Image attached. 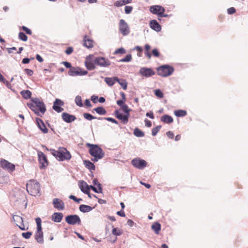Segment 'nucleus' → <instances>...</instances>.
Returning a JSON list of instances; mask_svg holds the SVG:
<instances>
[{"instance_id": "c756f323", "label": "nucleus", "mask_w": 248, "mask_h": 248, "mask_svg": "<svg viewBox=\"0 0 248 248\" xmlns=\"http://www.w3.org/2000/svg\"><path fill=\"white\" fill-rule=\"evenodd\" d=\"M79 210L81 212L85 213L91 211L92 210V208L89 205L81 204L79 206Z\"/></svg>"}, {"instance_id": "f8f14e48", "label": "nucleus", "mask_w": 248, "mask_h": 248, "mask_svg": "<svg viewBox=\"0 0 248 248\" xmlns=\"http://www.w3.org/2000/svg\"><path fill=\"white\" fill-rule=\"evenodd\" d=\"M132 164L136 168L142 169L147 166V162L143 159L139 158L134 159L131 161Z\"/></svg>"}, {"instance_id": "6e6d98bb", "label": "nucleus", "mask_w": 248, "mask_h": 248, "mask_svg": "<svg viewBox=\"0 0 248 248\" xmlns=\"http://www.w3.org/2000/svg\"><path fill=\"white\" fill-rule=\"evenodd\" d=\"M235 9L233 7H231L228 9L227 12L229 14H233L235 12Z\"/></svg>"}, {"instance_id": "e433bc0d", "label": "nucleus", "mask_w": 248, "mask_h": 248, "mask_svg": "<svg viewBox=\"0 0 248 248\" xmlns=\"http://www.w3.org/2000/svg\"><path fill=\"white\" fill-rule=\"evenodd\" d=\"M89 187L90 188H91L93 191H94L96 193H102V187L100 184H98V186L97 187L98 189L93 186H90Z\"/></svg>"}, {"instance_id": "0eeeda50", "label": "nucleus", "mask_w": 248, "mask_h": 248, "mask_svg": "<svg viewBox=\"0 0 248 248\" xmlns=\"http://www.w3.org/2000/svg\"><path fill=\"white\" fill-rule=\"evenodd\" d=\"M39 166L41 169H45L48 165L49 161L46 156L41 151H37Z\"/></svg>"}, {"instance_id": "20e7f679", "label": "nucleus", "mask_w": 248, "mask_h": 248, "mask_svg": "<svg viewBox=\"0 0 248 248\" xmlns=\"http://www.w3.org/2000/svg\"><path fill=\"white\" fill-rule=\"evenodd\" d=\"M26 189L28 193L33 196L40 195V185L38 182L34 180H30L26 185Z\"/></svg>"}, {"instance_id": "6e6552de", "label": "nucleus", "mask_w": 248, "mask_h": 248, "mask_svg": "<svg viewBox=\"0 0 248 248\" xmlns=\"http://www.w3.org/2000/svg\"><path fill=\"white\" fill-rule=\"evenodd\" d=\"M95 57L93 55H90L86 57L85 65L89 70H94L95 68Z\"/></svg>"}, {"instance_id": "79ce46f5", "label": "nucleus", "mask_w": 248, "mask_h": 248, "mask_svg": "<svg viewBox=\"0 0 248 248\" xmlns=\"http://www.w3.org/2000/svg\"><path fill=\"white\" fill-rule=\"evenodd\" d=\"M132 59V56L131 54L127 55L124 58L120 60V62H129Z\"/></svg>"}, {"instance_id": "c85d7f7f", "label": "nucleus", "mask_w": 248, "mask_h": 248, "mask_svg": "<svg viewBox=\"0 0 248 248\" xmlns=\"http://www.w3.org/2000/svg\"><path fill=\"white\" fill-rule=\"evenodd\" d=\"M151 228L156 234H158L161 230V225L158 222H155L152 225Z\"/></svg>"}, {"instance_id": "393cba45", "label": "nucleus", "mask_w": 248, "mask_h": 248, "mask_svg": "<svg viewBox=\"0 0 248 248\" xmlns=\"http://www.w3.org/2000/svg\"><path fill=\"white\" fill-rule=\"evenodd\" d=\"M79 187L80 190L83 192H88V190L90 189V186L84 181H81L78 183Z\"/></svg>"}, {"instance_id": "864d4df0", "label": "nucleus", "mask_w": 248, "mask_h": 248, "mask_svg": "<svg viewBox=\"0 0 248 248\" xmlns=\"http://www.w3.org/2000/svg\"><path fill=\"white\" fill-rule=\"evenodd\" d=\"M0 81L2 82L4 84H5L8 88L11 86V84L9 82L8 80H7L4 77L2 78V79L0 80Z\"/></svg>"}, {"instance_id": "473e14b6", "label": "nucleus", "mask_w": 248, "mask_h": 248, "mask_svg": "<svg viewBox=\"0 0 248 248\" xmlns=\"http://www.w3.org/2000/svg\"><path fill=\"white\" fill-rule=\"evenodd\" d=\"M174 113L177 117H184L187 114V112L186 110L182 109L176 110L174 111Z\"/></svg>"}, {"instance_id": "37998d69", "label": "nucleus", "mask_w": 248, "mask_h": 248, "mask_svg": "<svg viewBox=\"0 0 248 248\" xmlns=\"http://www.w3.org/2000/svg\"><path fill=\"white\" fill-rule=\"evenodd\" d=\"M125 52H126V51H125V49L123 47H121L120 48L116 49L115 51V52H114V54H115V55L118 54H123L125 53Z\"/></svg>"}, {"instance_id": "4c0bfd02", "label": "nucleus", "mask_w": 248, "mask_h": 248, "mask_svg": "<svg viewBox=\"0 0 248 248\" xmlns=\"http://www.w3.org/2000/svg\"><path fill=\"white\" fill-rule=\"evenodd\" d=\"M112 233L113 235L116 236H119L122 233V231L117 228H114L112 229Z\"/></svg>"}, {"instance_id": "f704fd0d", "label": "nucleus", "mask_w": 248, "mask_h": 248, "mask_svg": "<svg viewBox=\"0 0 248 248\" xmlns=\"http://www.w3.org/2000/svg\"><path fill=\"white\" fill-rule=\"evenodd\" d=\"M134 134L138 137H142L144 136V132L138 128L134 129Z\"/></svg>"}, {"instance_id": "9b49d317", "label": "nucleus", "mask_w": 248, "mask_h": 248, "mask_svg": "<svg viewBox=\"0 0 248 248\" xmlns=\"http://www.w3.org/2000/svg\"><path fill=\"white\" fill-rule=\"evenodd\" d=\"M65 221L67 223L71 225H75L77 223L79 224L81 223L79 217L76 215L67 216L65 217Z\"/></svg>"}, {"instance_id": "774afa93", "label": "nucleus", "mask_w": 248, "mask_h": 248, "mask_svg": "<svg viewBox=\"0 0 248 248\" xmlns=\"http://www.w3.org/2000/svg\"><path fill=\"white\" fill-rule=\"evenodd\" d=\"M98 96L95 95H93L91 96V100L94 103H96L97 100L98 99Z\"/></svg>"}, {"instance_id": "9d476101", "label": "nucleus", "mask_w": 248, "mask_h": 248, "mask_svg": "<svg viewBox=\"0 0 248 248\" xmlns=\"http://www.w3.org/2000/svg\"><path fill=\"white\" fill-rule=\"evenodd\" d=\"M150 10L154 14L158 15L159 16H166L164 15L165 9L164 7L159 5H154L150 7Z\"/></svg>"}, {"instance_id": "5fc2aeb1", "label": "nucleus", "mask_w": 248, "mask_h": 248, "mask_svg": "<svg viewBox=\"0 0 248 248\" xmlns=\"http://www.w3.org/2000/svg\"><path fill=\"white\" fill-rule=\"evenodd\" d=\"M73 51V48L72 47H68L65 52L67 55L71 54Z\"/></svg>"}, {"instance_id": "4468645a", "label": "nucleus", "mask_w": 248, "mask_h": 248, "mask_svg": "<svg viewBox=\"0 0 248 248\" xmlns=\"http://www.w3.org/2000/svg\"><path fill=\"white\" fill-rule=\"evenodd\" d=\"M95 63L101 67H107L110 64L109 60L104 57H95Z\"/></svg>"}, {"instance_id": "603ef678", "label": "nucleus", "mask_w": 248, "mask_h": 248, "mask_svg": "<svg viewBox=\"0 0 248 248\" xmlns=\"http://www.w3.org/2000/svg\"><path fill=\"white\" fill-rule=\"evenodd\" d=\"M135 49L139 52V53L138 54V56H141V52L142 51V48L139 46H137L135 47Z\"/></svg>"}, {"instance_id": "69168bd1", "label": "nucleus", "mask_w": 248, "mask_h": 248, "mask_svg": "<svg viewBox=\"0 0 248 248\" xmlns=\"http://www.w3.org/2000/svg\"><path fill=\"white\" fill-rule=\"evenodd\" d=\"M62 64L67 68H72L71 63L68 62H63Z\"/></svg>"}, {"instance_id": "338daca9", "label": "nucleus", "mask_w": 248, "mask_h": 248, "mask_svg": "<svg viewBox=\"0 0 248 248\" xmlns=\"http://www.w3.org/2000/svg\"><path fill=\"white\" fill-rule=\"evenodd\" d=\"M144 122H145V125L146 126H147L148 127H150L151 126L152 123L149 120H148V119H145Z\"/></svg>"}, {"instance_id": "2eb2a0df", "label": "nucleus", "mask_w": 248, "mask_h": 248, "mask_svg": "<svg viewBox=\"0 0 248 248\" xmlns=\"http://www.w3.org/2000/svg\"><path fill=\"white\" fill-rule=\"evenodd\" d=\"M0 166L3 169H6L8 171H13L15 170V166L14 164L9 162L5 159H2L0 162Z\"/></svg>"}, {"instance_id": "a211bd4d", "label": "nucleus", "mask_w": 248, "mask_h": 248, "mask_svg": "<svg viewBox=\"0 0 248 248\" xmlns=\"http://www.w3.org/2000/svg\"><path fill=\"white\" fill-rule=\"evenodd\" d=\"M14 221L19 228L22 230H25V228L23 224V220L22 217L18 215H14L13 217Z\"/></svg>"}, {"instance_id": "412c9836", "label": "nucleus", "mask_w": 248, "mask_h": 248, "mask_svg": "<svg viewBox=\"0 0 248 248\" xmlns=\"http://www.w3.org/2000/svg\"><path fill=\"white\" fill-rule=\"evenodd\" d=\"M53 204L54 207L59 210H63L64 208V202L58 198H55L53 200Z\"/></svg>"}, {"instance_id": "13d9d810", "label": "nucleus", "mask_w": 248, "mask_h": 248, "mask_svg": "<svg viewBox=\"0 0 248 248\" xmlns=\"http://www.w3.org/2000/svg\"><path fill=\"white\" fill-rule=\"evenodd\" d=\"M25 71L26 73L29 76H32L33 73V71L29 69H25Z\"/></svg>"}, {"instance_id": "de8ad7c7", "label": "nucleus", "mask_w": 248, "mask_h": 248, "mask_svg": "<svg viewBox=\"0 0 248 248\" xmlns=\"http://www.w3.org/2000/svg\"><path fill=\"white\" fill-rule=\"evenodd\" d=\"M114 5L116 7H120L124 5L123 0H118L116 1L114 3Z\"/></svg>"}, {"instance_id": "bf43d9fd", "label": "nucleus", "mask_w": 248, "mask_h": 248, "mask_svg": "<svg viewBox=\"0 0 248 248\" xmlns=\"http://www.w3.org/2000/svg\"><path fill=\"white\" fill-rule=\"evenodd\" d=\"M105 119L108 121L111 122L116 124H118L117 121L113 118L108 117V118H105Z\"/></svg>"}, {"instance_id": "7ed1b4c3", "label": "nucleus", "mask_w": 248, "mask_h": 248, "mask_svg": "<svg viewBox=\"0 0 248 248\" xmlns=\"http://www.w3.org/2000/svg\"><path fill=\"white\" fill-rule=\"evenodd\" d=\"M50 151L51 154L60 161L69 160L71 157L70 153L63 147H60L58 150L50 149Z\"/></svg>"}, {"instance_id": "f03ea898", "label": "nucleus", "mask_w": 248, "mask_h": 248, "mask_svg": "<svg viewBox=\"0 0 248 248\" xmlns=\"http://www.w3.org/2000/svg\"><path fill=\"white\" fill-rule=\"evenodd\" d=\"M86 146L89 148V152L91 155L93 157L92 159V160L94 162L103 158L104 156V152L97 145L87 143Z\"/></svg>"}, {"instance_id": "0e129e2a", "label": "nucleus", "mask_w": 248, "mask_h": 248, "mask_svg": "<svg viewBox=\"0 0 248 248\" xmlns=\"http://www.w3.org/2000/svg\"><path fill=\"white\" fill-rule=\"evenodd\" d=\"M117 214L121 217H125V214L124 211L122 210L117 212Z\"/></svg>"}, {"instance_id": "e2e57ef3", "label": "nucleus", "mask_w": 248, "mask_h": 248, "mask_svg": "<svg viewBox=\"0 0 248 248\" xmlns=\"http://www.w3.org/2000/svg\"><path fill=\"white\" fill-rule=\"evenodd\" d=\"M124 100H118L117 101V104L118 105L121 107V108H122V106H123V105H124L125 104L124 103Z\"/></svg>"}, {"instance_id": "cd10ccee", "label": "nucleus", "mask_w": 248, "mask_h": 248, "mask_svg": "<svg viewBox=\"0 0 248 248\" xmlns=\"http://www.w3.org/2000/svg\"><path fill=\"white\" fill-rule=\"evenodd\" d=\"M117 77L113 78H105V81L106 83L110 86H113L116 82L117 81Z\"/></svg>"}, {"instance_id": "4d7b16f0", "label": "nucleus", "mask_w": 248, "mask_h": 248, "mask_svg": "<svg viewBox=\"0 0 248 248\" xmlns=\"http://www.w3.org/2000/svg\"><path fill=\"white\" fill-rule=\"evenodd\" d=\"M122 108L126 113V114L129 113L128 107L126 104L123 105Z\"/></svg>"}, {"instance_id": "3c124183", "label": "nucleus", "mask_w": 248, "mask_h": 248, "mask_svg": "<svg viewBox=\"0 0 248 248\" xmlns=\"http://www.w3.org/2000/svg\"><path fill=\"white\" fill-rule=\"evenodd\" d=\"M152 54L153 56L155 57H158L159 56V52L157 49H154L152 50Z\"/></svg>"}, {"instance_id": "49530a36", "label": "nucleus", "mask_w": 248, "mask_h": 248, "mask_svg": "<svg viewBox=\"0 0 248 248\" xmlns=\"http://www.w3.org/2000/svg\"><path fill=\"white\" fill-rule=\"evenodd\" d=\"M155 94L156 96L159 98H162L163 97V93L160 90H156L155 91Z\"/></svg>"}, {"instance_id": "6ab92c4d", "label": "nucleus", "mask_w": 248, "mask_h": 248, "mask_svg": "<svg viewBox=\"0 0 248 248\" xmlns=\"http://www.w3.org/2000/svg\"><path fill=\"white\" fill-rule=\"evenodd\" d=\"M62 120L68 123H71L76 120V117L73 115L69 114L66 112H63L62 114Z\"/></svg>"}, {"instance_id": "2f4dec72", "label": "nucleus", "mask_w": 248, "mask_h": 248, "mask_svg": "<svg viewBox=\"0 0 248 248\" xmlns=\"http://www.w3.org/2000/svg\"><path fill=\"white\" fill-rule=\"evenodd\" d=\"M84 164L85 167L90 170H95V167L94 165L91 161L88 160H85L84 161Z\"/></svg>"}, {"instance_id": "5701e85b", "label": "nucleus", "mask_w": 248, "mask_h": 248, "mask_svg": "<svg viewBox=\"0 0 248 248\" xmlns=\"http://www.w3.org/2000/svg\"><path fill=\"white\" fill-rule=\"evenodd\" d=\"M150 26L155 31H160L161 29L160 25L155 20H153L150 21Z\"/></svg>"}, {"instance_id": "a878e982", "label": "nucleus", "mask_w": 248, "mask_h": 248, "mask_svg": "<svg viewBox=\"0 0 248 248\" xmlns=\"http://www.w3.org/2000/svg\"><path fill=\"white\" fill-rule=\"evenodd\" d=\"M161 121L166 124H170L173 122V119L172 117L168 115H164L161 117Z\"/></svg>"}, {"instance_id": "72a5a7b5", "label": "nucleus", "mask_w": 248, "mask_h": 248, "mask_svg": "<svg viewBox=\"0 0 248 248\" xmlns=\"http://www.w3.org/2000/svg\"><path fill=\"white\" fill-rule=\"evenodd\" d=\"M96 112L100 115H104L107 113L106 110L102 107H97L93 109Z\"/></svg>"}, {"instance_id": "dca6fc26", "label": "nucleus", "mask_w": 248, "mask_h": 248, "mask_svg": "<svg viewBox=\"0 0 248 248\" xmlns=\"http://www.w3.org/2000/svg\"><path fill=\"white\" fill-rule=\"evenodd\" d=\"M64 105V102L59 99H56L52 107L53 109L57 112H61L63 110L62 106Z\"/></svg>"}, {"instance_id": "c9c22d12", "label": "nucleus", "mask_w": 248, "mask_h": 248, "mask_svg": "<svg viewBox=\"0 0 248 248\" xmlns=\"http://www.w3.org/2000/svg\"><path fill=\"white\" fill-rule=\"evenodd\" d=\"M122 86L124 90H126L127 89V82L124 79H117V81Z\"/></svg>"}, {"instance_id": "f3484780", "label": "nucleus", "mask_w": 248, "mask_h": 248, "mask_svg": "<svg viewBox=\"0 0 248 248\" xmlns=\"http://www.w3.org/2000/svg\"><path fill=\"white\" fill-rule=\"evenodd\" d=\"M115 114L117 118L120 120L123 124H126L127 123L128 121L129 113L124 115L120 113L119 110H117L115 111Z\"/></svg>"}, {"instance_id": "39448f33", "label": "nucleus", "mask_w": 248, "mask_h": 248, "mask_svg": "<svg viewBox=\"0 0 248 248\" xmlns=\"http://www.w3.org/2000/svg\"><path fill=\"white\" fill-rule=\"evenodd\" d=\"M37 224V231L35 234V239L39 243H43L44 242L43 232L41 225V219L40 217L35 218Z\"/></svg>"}, {"instance_id": "ea45409f", "label": "nucleus", "mask_w": 248, "mask_h": 248, "mask_svg": "<svg viewBox=\"0 0 248 248\" xmlns=\"http://www.w3.org/2000/svg\"><path fill=\"white\" fill-rule=\"evenodd\" d=\"M161 128V125H158V126H156L155 127L153 128L152 130V135L154 136H155L157 134V133L158 132V131L160 130Z\"/></svg>"}, {"instance_id": "ddd939ff", "label": "nucleus", "mask_w": 248, "mask_h": 248, "mask_svg": "<svg viewBox=\"0 0 248 248\" xmlns=\"http://www.w3.org/2000/svg\"><path fill=\"white\" fill-rule=\"evenodd\" d=\"M139 73L140 75L148 78L154 75L155 72L150 68L141 67L139 71Z\"/></svg>"}, {"instance_id": "680f3d73", "label": "nucleus", "mask_w": 248, "mask_h": 248, "mask_svg": "<svg viewBox=\"0 0 248 248\" xmlns=\"http://www.w3.org/2000/svg\"><path fill=\"white\" fill-rule=\"evenodd\" d=\"M146 116L149 117L151 119H154V115L153 111H151L148 112H147L146 114Z\"/></svg>"}, {"instance_id": "c03bdc74", "label": "nucleus", "mask_w": 248, "mask_h": 248, "mask_svg": "<svg viewBox=\"0 0 248 248\" xmlns=\"http://www.w3.org/2000/svg\"><path fill=\"white\" fill-rule=\"evenodd\" d=\"M19 38L20 39L23 41H26L27 40L28 37L27 35L24 33L23 32H20L19 33Z\"/></svg>"}, {"instance_id": "a18cd8bd", "label": "nucleus", "mask_w": 248, "mask_h": 248, "mask_svg": "<svg viewBox=\"0 0 248 248\" xmlns=\"http://www.w3.org/2000/svg\"><path fill=\"white\" fill-rule=\"evenodd\" d=\"M22 235L24 238L26 239H29L32 235V232H23L22 233Z\"/></svg>"}, {"instance_id": "052dcab7", "label": "nucleus", "mask_w": 248, "mask_h": 248, "mask_svg": "<svg viewBox=\"0 0 248 248\" xmlns=\"http://www.w3.org/2000/svg\"><path fill=\"white\" fill-rule=\"evenodd\" d=\"M167 136L170 138V139H173L174 138V134L171 131H168L166 133Z\"/></svg>"}, {"instance_id": "09e8293b", "label": "nucleus", "mask_w": 248, "mask_h": 248, "mask_svg": "<svg viewBox=\"0 0 248 248\" xmlns=\"http://www.w3.org/2000/svg\"><path fill=\"white\" fill-rule=\"evenodd\" d=\"M132 7L130 6H126L124 8V11L126 14H130L132 10Z\"/></svg>"}, {"instance_id": "bb28decb", "label": "nucleus", "mask_w": 248, "mask_h": 248, "mask_svg": "<svg viewBox=\"0 0 248 248\" xmlns=\"http://www.w3.org/2000/svg\"><path fill=\"white\" fill-rule=\"evenodd\" d=\"M120 31H127L128 26L124 19H121L119 24Z\"/></svg>"}, {"instance_id": "1a4fd4ad", "label": "nucleus", "mask_w": 248, "mask_h": 248, "mask_svg": "<svg viewBox=\"0 0 248 248\" xmlns=\"http://www.w3.org/2000/svg\"><path fill=\"white\" fill-rule=\"evenodd\" d=\"M88 72L86 70H83L79 67L71 68L68 72V74L71 76H84L87 75Z\"/></svg>"}, {"instance_id": "b1692460", "label": "nucleus", "mask_w": 248, "mask_h": 248, "mask_svg": "<svg viewBox=\"0 0 248 248\" xmlns=\"http://www.w3.org/2000/svg\"><path fill=\"white\" fill-rule=\"evenodd\" d=\"M63 215L61 213H55L52 216V220L55 222H60L62 218Z\"/></svg>"}, {"instance_id": "423d86ee", "label": "nucleus", "mask_w": 248, "mask_h": 248, "mask_svg": "<svg viewBox=\"0 0 248 248\" xmlns=\"http://www.w3.org/2000/svg\"><path fill=\"white\" fill-rule=\"evenodd\" d=\"M174 68L171 66L164 65L157 68V72L158 75L162 77H167L173 72Z\"/></svg>"}, {"instance_id": "f257e3e1", "label": "nucleus", "mask_w": 248, "mask_h": 248, "mask_svg": "<svg viewBox=\"0 0 248 248\" xmlns=\"http://www.w3.org/2000/svg\"><path fill=\"white\" fill-rule=\"evenodd\" d=\"M28 106L36 115L40 117H42L46 111L44 103L37 98L32 99L31 102L28 104Z\"/></svg>"}, {"instance_id": "7c9ffc66", "label": "nucleus", "mask_w": 248, "mask_h": 248, "mask_svg": "<svg viewBox=\"0 0 248 248\" xmlns=\"http://www.w3.org/2000/svg\"><path fill=\"white\" fill-rule=\"evenodd\" d=\"M20 94L26 99L30 98L31 95V93L29 90H23L20 92Z\"/></svg>"}, {"instance_id": "8fccbe9b", "label": "nucleus", "mask_w": 248, "mask_h": 248, "mask_svg": "<svg viewBox=\"0 0 248 248\" xmlns=\"http://www.w3.org/2000/svg\"><path fill=\"white\" fill-rule=\"evenodd\" d=\"M69 198L70 199L73 200L74 201L78 203H79L80 202V201H82L81 199H78L75 196H73V195H70L69 196Z\"/></svg>"}, {"instance_id": "4be33fe9", "label": "nucleus", "mask_w": 248, "mask_h": 248, "mask_svg": "<svg viewBox=\"0 0 248 248\" xmlns=\"http://www.w3.org/2000/svg\"><path fill=\"white\" fill-rule=\"evenodd\" d=\"M84 46L88 48H91L93 46V41L90 39L89 37L85 36L84 38Z\"/></svg>"}, {"instance_id": "aec40b11", "label": "nucleus", "mask_w": 248, "mask_h": 248, "mask_svg": "<svg viewBox=\"0 0 248 248\" xmlns=\"http://www.w3.org/2000/svg\"><path fill=\"white\" fill-rule=\"evenodd\" d=\"M36 121L37 124V126L38 128L40 129V130L43 133H47L48 132V130L46 127L43 121L40 118H36Z\"/></svg>"}, {"instance_id": "a19ab883", "label": "nucleus", "mask_w": 248, "mask_h": 248, "mask_svg": "<svg viewBox=\"0 0 248 248\" xmlns=\"http://www.w3.org/2000/svg\"><path fill=\"white\" fill-rule=\"evenodd\" d=\"M83 115L85 119H86L88 120H89V121H91L93 119H94L96 118V117H95L92 116L91 114H90L89 113H84Z\"/></svg>"}, {"instance_id": "58836bf2", "label": "nucleus", "mask_w": 248, "mask_h": 248, "mask_svg": "<svg viewBox=\"0 0 248 248\" xmlns=\"http://www.w3.org/2000/svg\"><path fill=\"white\" fill-rule=\"evenodd\" d=\"M75 103L79 107L83 106L81 96H77L76 97Z\"/></svg>"}]
</instances>
